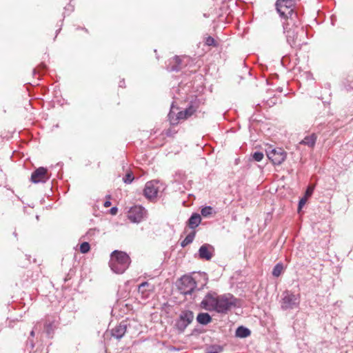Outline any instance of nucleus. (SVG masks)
<instances>
[{
  "label": "nucleus",
  "instance_id": "f257e3e1",
  "mask_svg": "<svg viewBox=\"0 0 353 353\" xmlns=\"http://www.w3.org/2000/svg\"><path fill=\"white\" fill-rule=\"evenodd\" d=\"M238 300L231 294L219 295L215 292H209L200 303L203 310L226 314L231 309L236 307Z\"/></svg>",
  "mask_w": 353,
  "mask_h": 353
},
{
  "label": "nucleus",
  "instance_id": "f03ea898",
  "mask_svg": "<svg viewBox=\"0 0 353 353\" xmlns=\"http://www.w3.org/2000/svg\"><path fill=\"white\" fill-rule=\"evenodd\" d=\"M130 256L124 252L114 250L112 252L109 265L116 274H123L129 267Z\"/></svg>",
  "mask_w": 353,
  "mask_h": 353
},
{
  "label": "nucleus",
  "instance_id": "7ed1b4c3",
  "mask_svg": "<svg viewBox=\"0 0 353 353\" xmlns=\"http://www.w3.org/2000/svg\"><path fill=\"white\" fill-rule=\"evenodd\" d=\"M300 301L299 294H295L289 290H285L282 294L281 307L283 310L297 309L299 307Z\"/></svg>",
  "mask_w": 353,
  "mask_h": 353
},
{
  "label": "nucleus",
  "instance_id": "20e7f679",
  "mask_svg": "<svg viewBox=\"0 0 353 353\" xmlns=\"http://www.w3.org/2000/svg\"><path fill=\"white\" fill-rule=\"evenodd\" d=\"M266 154L274 165H281L287 157L286 152L281 148H272V147H269L266 150Z\"/></svg>",
  "mask_w": 353,
  "mask_h": 353
},
{
  "label": "nucleus",
  "instance_id": "39448f33",
  "mask_svg": "<svg viewBox=\"0 0 353 353\" xmlns=\"http://www.w3.org/2000/svg\"><path fill=\"white\" fill-rule=\"evenodd\" d=\"M196 288V283L191 276L184 275L179 281V290L185 295L191 294Z\"/></svg>",
  "mask_w": 353,
  "mask_h": 353
},
{
  "label": "nucleus",
  "instance_id": "423d86ee",
  "mask_svg": "<svg viewBox=\"0 0 353 353\" xmlns=\"http://www.w3.org/2000/svg\"><path fill=\"white\" fill-rule=\"evenodd\" d=\"M146 210L141 205H135L132 207L128 213V219L132 222L139 223L143 221L146 216Z\"/></svg>",
  "mask_w": 353,
  "mask_h": 353
},
{
  "label": "nucleus",
  "instance_id": "0eeeda50",
  "mask_svg": "<svg viewBox=\"0 0 353 353\" xmlns=\"http://www.w3.org/2000/svg\"><path fill=\"white\" fill-rule=\"evenodd\" d=\"M194 319V314L190 310H185L181 312L179 320L176 323V328L183 332L185 328L191 323Z\"/></svg>",
  "mask_w": 353,
  "mask_h": 353
},
{
  "label": "nucleus",
  "instance_id": "6e6552de",
  "mask_svg": "<svg viewBox=\"0 0 353 353\" xmlns=\"http://www.w3.org/2000/svg\"><path fill=\"white\" fill-rule=\"evenodd\" d=\"M50 179L48 170L43 167L36 169L31 174V181L34 183H46Z\"/></svg>",
  "mask_w": 353,
  "mask_h": 353
},
{
  "label": "nucleus",
  "instance_id": "1a4fd4ad",
  "mask_svg": "<svg viewBox=\"0 0 353 353\" xmlns=\"http://www.w3.org/2000/svg\"><path fill=\"white\" fill-rule=\"evenodd\" d=\"M159 192V186L157 181H148L143 190V195L149 200H152L157 197Z\"/></svg>",
  "mask_w": 353,
  "mask_h": 353
},
{
  "label": "nucleus",
  "instance_id": "9d476101",
  "mask_svg": "<svg viewBox=\"0 0 353 353\" xmlns=\"http://www.w3.org/2000/svg\"><path fill=\"white\" fill-rule=\"evenodd\" d=\"M155 290V286L148 281L142 282L138 286V292L141 294V297L147 299Z\"/></svg>",
  "mask_w": 353,
  "mask_h": 353
},
{
  "label": "nucleus",
  "instance_id": "9b49d317",
  "mask_svg": "<svg viewBox=\"0 0 353 353\" xmlns=\"http://www.w3.org/2000/svg\"><path fill=\"white\" fill-rule=\"evenodd\" d=\"M213 247L210 244H203L199 250V257L202 259L209 261L212 257Z\"/></svg>",
  "mask_w": 353,
  "mask_h": 353
},
{
  "label": "nucleus",
  "instance_id": "f8f14e48",
  "mask_svg": "<svg viewBox=\"0 0 353 353\" xmlns=\"http://www.w3.org/2000/svg\"><path fill=\"white\" fill-rule=\"evenodd\" d=\"M276 8L278 13L281 17L288 18L294 13L293 9H289V6H283L281 2L276 1Z\"/></svg>",
  "mask_w": 353,
  "mask_h": 353
},
{
  "label": "nucleus",
  "instance_id": "ddd939ff",
  "mask_svg": "<svg viewBox=\"0 0 353 353\" xmlns=\"http://www.w3.org/2000/svg\"><path fill=\"white\" fill-rule=\"evenodd\" d=\"M181 60L179 57L175 56L168 61L167 70L170 72H178L181 69Z\"/></svg>",
  "mask_w": 353,
  "mask_h": 353
},
{
  "label": "nucleus",
  "instance_id": "4468645a",
  "mask_svg": "<svg viewBox=\"0 0 353 353\" xmlns=\"http://www.w3.org/2000/svg\"><path fill=\"white\" fill-rule=\"evenodd\" d=\"M126 325L121 323L111 330V334L117 339H121L126 332Z\"/></svg>",
  "mask_w": 353,
  "mask_h": 353
},
{
  "label": "nucleus",
  "instance_id": "2eb2a0df",
  "mask_svg": "<svg viewBox=\"0 0 353 353\" xmlns=\"http://www.w3.org/2000/svg\"><path fill=\"white\" fill-rule=\"evenodd\" d=\"M283 31L284 33L286 34V38L288 43L292 46L293 45H295L296 43V39L297 38V34L295 32L294 30H287V26L284 24L283 25Z\"/></svg>",
  "mask_w": 353,
  "mask_h": 353
},
{
  "label": "nucleus",
  "instance_id": "dca6fc26",
  "mask_svg": "<svg viewBox=\"0 0 353 353\" xmlns=\"http://www.w3.org/2000/svg\"><path fill=\"white\" fill-rule=\"evenodd\" d=\"M196 321L201 325H207L212 321V317L208 313L201 312L196 316Z\"/></svg>",
  "mask_w": 353,
  "mask_h": 353
},
{
  "label": "nucleus",
  "instance_id": "f3484780",
  "mask_svg": "<svg viewBox=\"0 0 353 353\" xmlns=\"http://www.w3.org/2000/svg\"><path fill=\"white\" fill-rule=\"evenodd\" d=\"M201 221V216L199 214L194 213L188 219V225L190 228L194 229L200 224Z\"/></svg>",
  "mask_w": 353,
  "mask_h": 353
},
{
  "label": "nucleus",
  "instance_id": "a211bd4d",
  "mask_svg": "<svg viewBox=\"0 0 353 353\" xmlns=\"http://www.w3.org/2000/svg\"><path fill=\"white\" fill-rule=\"evenodd\" d=\"M189 116H188V113L187 111H185V110L180 111L176 114L175 119L171 117V125H176L181 120H185Z\"/></svg>",
  "mask_w": 353,
  "mask_h": 353
},
{
  "label": "nucleus",
  "instance_id": "6ab92c4d",
  "mask_svg": "<svg viewBox=\"0 0 353 353\" xmlns=\"http://www.w3.org/2000/svg\"><path fill=\"white\" fill-rule=\"evenodd\" d=\"M55 320L53 317H48L45 323V329L47 334L50 336L51 333L53 332L55 325H54Z\"/></svg>",
  "mask_w": 353,
  "mask_h": 353
},
{
  "label": "nucleus",
  "instance_id": "aec40b11",
  "mask_svg": "<svg viewBox=\"0 0 353 353\" xmlns=\"http://www.w3.org/2000/svg\"><path fill=\"white\" fill-rule=\"evenodd\" d=\"M316 141V137L314 134L310 136L305 137L301 142L300 144L306 145L309 147H314Z\"/></svg>",
  "mask_w": 353,
  "mask_h": 353
},
{
  "label": "nucleus",
  "instance_id": "412c9836",
  "mask_svg": "<svg viewBox=\"0 0 353 353\" xmlns=\"http://www.w3.org/2000/svg\"><path fill=\"white\" fill-rule=\"evenodd\" d=\"M251 334L250 330L243 326H239L236 330V336L240 338H246Z\"/></svg>",
  "mask_w": 353,
  "mask_h": 353
},
{
  "label": "nucleus",
  "instance_id": "4be33fe9",
  "mask_svg": "<svg viewBox=\"0 0 353 353\" xmlns=\"http://www.w3.org/2000/svg\"><path fill=\"white\" fill-rule=\"evenodd\" d=\"M194 236H195V232H192L190 234H188L186 236V237L181 241V246L182 248H185V246H187L188 245L191 243L193 241Z\"/></svg>",
  "mask_w": 353,
  "mask_h": 353
},
{
  "label": "nucleus",
  "instance_id": "5701e85b",
  "mask_svg": "<svg viewBox=\"0 0 353 353\" xmlns=\"http://www.w3.org/2000/svg\"><path fill=\"white\" fill-rule=\"evenodd\" d=\"M283 270V266L282 263H277L273 268L272 274L273 276L278 277L281 275L282 271Z\"/></svg>",
  "mask_w": 353,
  "mask_h": 353
},
{
  "label": "nucleus",
  "instance_id": "b1692460",
  "mask_svg": "<svg viewBox=\"0 0 353 353\" xmlns=\"http://www.w3.org/2000/svg\"><path fill=\"white\" fill-rule=\"evenodd\" d=\"M213 212V208L211 206H205L201 209V214L203 216L207 217Z\"/></svg>",
  "mask_w": 353,
  "mask_h": 353
},
{
  "label": "nucleus",
  "instance_id": "393cba45",
  "mask_svg": "<svg viewBox=\"0 0 353 353\" xmlns=\"http://www.w3.org/2000/svg\"><path fill=\"white\" fill-rule=\"evenodd\" d=\"M90 249V246L88 242H83L80 245V252L83 254L88 252Z\"/></svg>",
  "mask_w": 353,
  "mask_h": 353
},
{
  "label": "nucleus",
  "instance_id": "a878e982",
  "mask_svg": "<svg viewBox=\"0 0 353 353\" xmlns=\"http://www.w3.org/2000/svg\"><path fill=\"white\" fill-rule=\"evenodd\" d=\"M134 176L132 172H128L125 174V176L123 177V180L125 183H131L134 180Z\"/></svg>",
  "mask_w": 353,
  "mask_h": 353
},
{
  "label": "nucleus",
  "instance_id": "bb28decb",
  "mask_svg": "<svg viewBox=\"0 0 353 353\" xmlns=\"http://www.w3.org/2000/svg\"><path fill=\"white\" fill-rule=\"evenodd\" d=\"M263 153L261 152H255L253 154H252V158L256 161H261L263 159Z\"/></svg>",
  "mask_w": 353,
  "mask_h": 353
},
{
  "label": "nucleus",
  "instance_id": "cd10ccee",
  "mask_svg": "<svg viewBox=\"0 0 353 353\" xmlns=\"http://www.w3.org/2000/svg\"><path fill=\"white\" fill-rule=\"evenodd\" d=\"M281 2L283 6H289V9H293L294 2L292 0H277Z\"/></svg>",
  "mask_w": 353,
  "mask_h": 353
},
{
  "label": "nucleus",
  "instance_id": "c85d7f7f",
  "mask_svg": "<svg viewBox=\"0 0 353 353\" xmlns=\"http://www.w3.org/2000/svg\"><path fill=\"white\" fill-rule=\"evenodd\" d=\"M185 110V111H187L188 116L190 117L195 112L196 108L192 105H190L188 108H187Z\"/></svg>",
  "mask_w": 353,
  "mask_h": 353
},
{
  "label": "nucleus",
  "instance_id": "c756f323",
  "mask_svg": "<svg viewBox=\"0 0 353 353\" xmlns=\"http://www.w3.org/2000/svg\"><path fill=\"white\" fill-rule=\"evenodd\" d=\"M205 44L209 46H216L214 39L212 37H208L205 39Z\"/></svg>",
  "mask_w": 353,
  "mask_h": 353
},
{
  "label": "nucleus",
  "instance_id": "7c9ffc66",
  "mask_svg": "<svg viewBox=\"0 0 353 353\" xmlns=\"http://www.w3.org/2000/svg\"><path fill=\"white\" fill-rule=\"evenodd\" d=\"M223 350V348L219 346H212L211 347L210 353H219Z\"/></svg>",
  "mask_w": 353,
  "mask_h": 353
},
{
  "label": "nucleus",
  "instance_id": "2f4dec72",
  "mask_svg": "<svg viewBox=\"0 0 353 353\" xmlns=\"http://www.w3.org/2000/svg\"><path fill=\"white\" fill-rule=\"evenodd\" d=\"M176 116V114L172 111V110H171L168 114V118H169L170 123H171V119H172L171 117H172L173 119H175Z\"/></svg>",
  "mask_w": 353,
  "mask_h": 353
},
{
  "label": "nucleus",
  "instance_id": "473e14b6",
  "mask_svg": "<svg viewBox=\"0 0 353 353\" xmlns=\"http://www.w3.org/2000/svg\"><path fill=\"white\" fill-rule=\"evenodd\" d=\"M117 212V208L113 207L110 209V212L112 214H115Z\"/></svg>",
  "mask_w": 353,
  "mask_h": 353
},
{
  "label": "nucleus",
  "instance_id": "72a5a7b5",
  "mask_svg": "<svg viewBox=\"0 0 353 353\" xmlns=\"http://www.w3.org/2000/svg\"><path fill=\"white\" fill-rule=\"evenodd\" d=\"M165 135L168 137H171L172 135V132L171 130H167L165 132Z\"/></svg>",
  "mask_w": 353,
  "mask_h": 353
},
{
  "label": "nucleus",
  "instance_id": "f704fd0d",
  "mask_svg": "<svg viewBox=\"0 0 353 353\" xmlns=\"http://www.w3.org/2000/svg\"><path fill=\"white\" fill-rule=\"evenodd\" d=\"M305 201L303 199H301L299 203V208H301L302 207V205L305 204Z\"/></svg>",
  "mask_w": 353,
  "mask_h": 353
},
{
  "label": "nucleus",
  "instance_id": "c9c22d12",
  "mask_svg": "<svg viewBox=\"0 0 353 353\" xmlns=\"http://www.w3.org/2000/svg\"><path fill=\"white\" fill-rule=\"evenodd\" d=\"M312 192H313V188H308L306 191V194L307 195H310V194H312Z\"/></svg>",
  "mask_w": 353,
  "mask_h": 353
},
{
  "label": "nucleus",
  "instance_id": "e433bc0d",
  "mask_svg": "<svg viewBox=\"0 0 353 353\" xmlns=\"http://www.w3.org/2000/svg\"><path fill=\"white\" fill-rule=\"evenodd\" d=\"M110 205H111L110 201H105V202L104 203V206H105V207H106V208H108V207L110 206Z\"/></svg>",
  "mask_w": 353,
  "mask_h": 353
},
{
  "label": "nucleus",
  "instance_id": "4c0bfd02",
  "mask_svg": "<svg viewBox=\"0 0 353 353\" xmlns=\"http://www.w3.org/2000/svg\"><path fill=\"white\" fill-rule=\"evenodd\" d=\"M28 343L30 344V347H31L32 349V348H34V343H32V341H30L28 342Z\"/></svg>",
  "mask_w": 353,
  "mask_h": 353
},
{
  "label": "nucleus",
  "instance_id": "58836bf2",
  "mask_svg": "<svg viewBox=\"0 0 353 353\" xmlns=\"http://www.w3.org/2000/svg\"><path fill=\"white\" fill-rule=\"evenodd\" d=\"M30 335H31V336H34V330L31 331Z\"/></svg>",
  "mask_w": 353,
  "mask_h": 353
},
{
  "label": "nucleus",
  "instance_id": "ea45409f",
  "mask_svg": "<svg viewBox=\"0 0 353 353\" xmlns=\"http://www.w3.org/2000/svg\"><path fill=\"white\" fill-rule=\"evenodd\" d=\"M123 84H124V82H120L119 86L122 87Z\"/></svg>",
  "mask_w": 353,
  "mask_h": 353
}]
</instances>
